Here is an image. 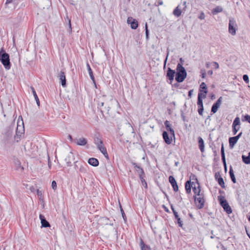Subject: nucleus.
Returning <instances> with one entry per match:
<instances>
[{"instance_id":"f257e3e1","label":"nucleus","mask_w":250,"mask_h":250,"mask_svg":"<svg viewBox=\"0 0 250 250\" xmlns=\"http://www.w3.org/2000/svg\"><path fill=\"white\" fill-rule=\"evenodd\" d=\"M14 126V123H12L4 129V132L2 133V142L6 147L12 146L15 143H19L21 140L22 135L24 133V126L21 116L19 117L16 134L14 136V140H13Z\"/></svg>"},{"instance_id":"f03ea898","label":"nucleus","mask_w":250,"mask_h":250,"mask_svg":"<svg viewBox=\"0 0 250 250\" xmlns=\"http://www.w3.org/2000/svg\"><path fill=\"white\" fill-rule=\"evenodd\" d=\"M187 77V72L183 64L178 63L176 68L175 80L178 83H181L184 81Z\"/></svg>"},{"instance_id":"7ed1b4c3","label":"nucleus","mask_w":250,"mask_h":250,"mask_svg":"<svg viewBox=\"0 0 250 250\" xmlns=\"http://www.w3.org/2000/svg\"><path fill=\"white\" fill-rule=\"evenodd\" d=\"M0 62L6 70H9L11 68L10 55L6 52L3 47L1 48L0 50Z\"/></svg>"},{"instance_id":"20e7f679","label":"nucleus","mask_w":250,"mask_h":250,"mask_svg":"<svg viewBox=\"0 0 250 250\" xmlns=\"http://www.w3.org/2000/svg\"><path fill=\"white\" fill-rule=\"evenodd\" d=\"M218 200L220 205L228 214H230L232 212V209L224 196L222 195L218 196Z\"/></svg>"},{"instance_id":"39448f33","label":"nucleus","mask_w":250,"mask_h":250,"mask_svg":"<svg viewBox=\"0 0 250 250\" xmlns=\"http://www.w3.org/2000/svg\"><path fill=\"white\" fill-rule=\"evenodd\" d=\"M202 195H203L198 196L199 197H197L196 196H193L197 208L200 209L204 208L205 203V194L203 191Z\"/></svg>"},{"instance_id":"423d86ee","label":"nucleus","mask_w":250,"mask_h":250,"mask_svg":"<svg viewBox=\"0 0 250 250\" xmlns=\"http://www.w3.org/2000/svg\"><path fill=\"white\" fill-rule=\"evenodd\" d=\"M166 77L170 81V83H171L176 77V71L169 67H167Z\"/></svg>"},{"instance_id":"0eeeda50","label":"nucleus","mask_w":250,"mask_h":250,"mask_svg":"<svg viewBox=\"0 0 250 250\" xmlns=\"http://www.w3.org/2000/svg\"><path fill=\"white\" fill-rule=\"evenodd\" d=\"M170 208L174 216V218L176 220L175 223H177L179 227L183 228V221L181 220L180 217H179L178 212L175 210V208L172 205H170Z\"/></svg>"},{"instance_id":"6e6552de","label":"nucleus","mask_w":250,"mask_h":250,"mask_svg":"<svg viewBox=\"0 0 250 250\" xmlns=\"http://www.w3.org/2000/svg\"><path fill=\"white\" fill-rule=\"evenodd\" d=\"M162 137L164 142L167 145H170L172 143L173 138L174 136H172L170 134L169 135L168 132L166 131H164L162 133Z\"/></svg>"},{"instance_id":"1a4fd4ad","label":"nucleus","mask_w":250,"mask_h":250,"mask_svg":"<svg viewBox=\"0 0 250 250\" xmlns=\"http://www.w3.org/2000/svg\"><path fill=\"white\" fill-rule=\"evenodd\" d=\"M58 77L60 80V83L61 84L63 87H66L67 86L66 79L65 74L64 71H61L58 74Z\"/></svg>"},{"instance_id":"9d476101","label":"nucleus","mask_w":250,"mask_h":250,"mask_svg":"<svg viewBox=\"0 0 250 250\" xmlns=\"http://www.w3.org/2000/svg\"><path fill=\"white\" fill-rule=\"evenodd\" d=\"M168 181L171 184L173 190L174 192H177L179 190V187L177 183L176 180H175L174 176L170 175L168 177Z\"/></svg>"},{"instance_id":"9b49d317","label":"nucleus","mask_w":250,"mask_h":250,"mask_svg":"<svg viewBox=\"0 0 250 250\" xmlns=\"http://www.w3.org/2000/svg\"><path fill=\"white\" fill-rule=\"evenodd\" d=\"M164 125L166 129V131L169 132V134L172 136H174V139L175 138V132L173 128L172 127V125L170 124V122L166 120L164 122Z\"/></svg>"},{"instance_id":"f8f14e48","label":"nucleus","mask_w":250,"mask_h":250,"mask_svg":"<svg viewBox=\"0 0 250 250\" xmlns=\"http://www.w3.org/2000/svg\"><path fill=\"white\" fill-rule=\"evenodd\" d=\"M222 99V97H220L216 101V102L215 103H214L213 104V105H212V107L211 108V112L212 114H214L217 111L218 108H219V107L221 104Z\"/></svg>"},{"instance_id":"ddd939ff","label":"nucleus","mask_w":250,"mask_h":250,"mask_svg":"<svg viewBox=\"0 0 250 250\" xmlns=\"http://www.w3.org/2000/svg\"><path fill=\"white\" fill-rule=\"evenodd\" d=\"M127 23L130 24L131 28L132 29H136L139 25L138 22L137 20L133 19L131 17L127 18Z\"/></svg>"},{"instance_id":"4468645a","label":"nucleus","mask_w":250,"mask_h":250,"mask_svg":"<svg viewBox=\"0 0 250 250\" xmlns=\"http://www.w3.org/2000/svg\"><path fill=\"white\" fill-rule=\"evenodd\" d=\"M215 179L217 181L218 184L222 188H225L224 180L221 177L219 172H217L215 173Z\"/></svg>"},{"instance_id":"2eb2a0df","label":"nucleus","mask_w":250,"mask_h":250,"mask_svg":"<svg viewBox=\"0 0 250 250\" xmlns=\"http://www.w3.org/2000/svg\"><path fill=\"white\" fill-rule=\"evenodd\" d=\"M194 185L195 182L194 181L191 182L190 180H188L186 182L185 186L186 192L187 194L191 193V188L192 189L193 186H194Z\"/></svg>"},{"instance_id":"dca6fc26","label":"nucleus","mask_w":250,"mask_h":250,"mask_svg":"<svg viewBox=\"0 0 250 250\" xmlns=\"http://www.w3.org/2000/svg\"><path fill=\"white\" fill-rule=\"evenodd\" d=\"M39 218L41 220V228H48L50 227V224L46 220L44 216L42 214H40L39 215Z\"/></svg>"},{"instance_id":"f3484780","label":"nucleus","mask_w":250,"mask_h":250,"mask_svg":"<svg viewBox=\"0 0 250 250\" xmlns=\"http://www.w3.org/2000/svg\"><path fill=\"white\" fill-rule=\"evenodd\" d=\"M74 143L78 146H84L87 144V140L83 137L75 139Z\"/></svg>"},{"instance_id":"a211bd4d","label":"nucleus","mask_w":250,"mask_h":250,"mask_svg":"<svg viewBox=\"0 0 250 250\" xmlns=\"http://www.w3.org/2000/svg\"><path fill=\"white\" fill-rule=\"evenodd\" d=\"M192 190L194 193V196H196V197H197V196L202 195V192H201V187L200 184H199V185H197V188L196 187L195 184L193 187L192 188Z\"/></svg>"},{"instance_id":"6ab92c4d","label":"nucleus","mask_w":250,"mask_h":250,"mask_svg":"<svg viewBox=\"0 0 250 250\" xmlns=\"http://www.w3.org/2000/svg\"><path fill=\"white\" fill-rule=\"evenodd\" d=\"M198 143L199 148L200 150L202 153L204 152L205 151V144L204 141L202 138L200 136L198 137Z\"/></svg>"},{"instance_id":"aec40b11","label":"nucleus","mask_w":250,"mask_h":250,"mask_svg":"<svg viewBox=\"0 0 250 250\" xmlns=\"http://www.w3.org/2000/svg\"><path fill=\"white\" fill-rule=\"evenodd\" d=\"M229 31L232 35H234V22L233 18L229 19Z\"/></svg>"},{"instance_id":"412c9836","label":"nucleus","mask_w":250,"mask_h":250,"mask_svg":"<svg viewBox=\"0 0 250 250\" xmlns=\"http://www.w3.org/2000/svg\"><path fill=\"white\" fill-rule=\"evenodd\" d=\"M88 163L90 165L95 167L98 166L99 165V160L95 158H90L88 160Z\"/></svg>"},{"instance_id":"4be33fe9","label":"nucleus","mask_w":250,"mask_h":250,"mask_svg":"<svg viewBox=\"0 0 250 250\" xmlns=\"http://www.w3.org/2000/svg\"><path fill=\"white\" fill-rule=\"evenodd\" d=\"M93 141L96 146L103 145L104 143L102 137L100 136H94Z\"/></svg>"},{"instance_id":"5701e85b","label":"nucleus","mask_w":250,"mask_h":250,"mask_svg":"<svg viewBox=\"0 0 250 250\" xmlns=\"http://www.w3.org/2000/svg\"><path fill=\"white\" fill-rule=\"evenodd\" d=\"M30 88H31V91H32V93L33 94V96L35 98V100L37 104L38 105V106H40V100H39L38 96L36 93L35 89L33 86H31Z\"/></svg>"},{"instance_id":"b1692460","label":"nucleus","mask_w":250,"mask_h":250,"mask_svg":"<svg viewBox=\"0 0 250 250\" xmlns=\"http://www.w3.org/2000/svg\"><path fill=\"white\" fill-rule=\"evenodd\" d=\"M87 169H88V166L86 164H84L83 165L81 164L79 166V170L82 173L84 174V173H86L87 171Z\"/></svg>"},{"instance_id":"393cba45","label":"nucleus","mask_w":250,"mask_h":250,"mask_svg":"<svg viewBox=\"0 0 250 250\" xmlns=\"http://www.w3.org/2000/svg\"><path fill=\"white\" fill-rule=\"evenodd\" d=\"M199 91L205 93V94L208 93V87L204 82H202L200 84Z\"/></svg>"},{"instance_id":"a878e982","label":"nucleus","mask_w":250,"mask_h":250,"mask_svg":"<svg viewBox=\"0 0 250 250\" xmlns=\"http://www.w3.org/2000/svg\"><path fill=\"white\" fill-rule=\"evenodd\" d=\"M223 8L221 6H217L215 8H213L211 10V13L212 15H215L217 14L218 13L223 11Z\"/></svg>"},{"instance_id":"bb28decb","label":"nucleus","mask_w":250,"mask_h":250,"mask_svg":"<svg viewBox=\"0 0 250 250\" xmlns=\"http://www.w3.org/2000/svg\"><path fill=\"white\" fill-rule=\"evenodd\" d=\"M179 5H178L173 10V14L177 17H179L182 14V10L181 9L179 8Z\"/></svg>"},{"instance_id":"cd10ccee","label":"nucleus","mask_w":250,"mask_h":250,"mask_svg":"<svg viewBox=\"0 0 250 250\" xmlns=\"http://www.w3.org/2000/svg\"><path fill=\"white\" fill-rule=\"evenodd\" d=\"M86 67H87V70L88 71L89 75V76L90 77V79H91V80H94V79H95V77L94 76L92 70L91 68V67H90V65H89V64L88 62H87V63H86Z\"/></svg>"},{"instance_id":"c85d7f7f","label":"nucleus","mask_w":250,"mask_h":250,"mask_svg":"<svg viewBox=\"0 0 250 250\" xmlns=\"http://www.w3.org/2000/svg\"><path fill=\"white\" fill-rule=\"evenodd\" d=\"M131 163L132 165L134 166V167L136 172L138 173V174H139L141 171V170H144L143 168L142 167H141L140 166L138 165L136 163L134 162L133 161H132Z\"/></svg>"},{"instance_id":"c756f323","label":"nucleus","mask_w":250,"mask_h":250,"mask_svg":"<svg viewBox=\"0 0 250 250\" xmlns=\"http://www.w3.org/2000/svg\"><path fill=\"white\" fill-rule=\"evenodd\" d=\"M242 160L246 164H250V152L248 153V156L242 155Z\"/></svg>"},{"instance_id":"7c9ffc66","label":"nucleus","mask_w":250,"mask_h":250,"mask_svg":"<svg viewBox=\"0 0 250 250\" xmlns=\"http://www.w3.org/2000/svg\"><path fill=\"white\" fill-rule=\"evenodd\" d=\"M66 21V26L68 27V31L69 33H71L72 32V26L71 23V20L68 18L67 17L66 19H65Z\"/></svg>"},{"instance_id":"2f4dec72","label":"nucleus","mask_w":250,"mask_h":250,"mask_svg":"<svg viewBox=\"0 0 250 250\" xmlns=\"http://www.w3.org/2000/svg\"><path fill=\"white\" fill-rule=\"evenodd\" d=\"M229 175L231 178V180L232 182L234 183V173L233 171V169L232 168V167L231 166H230L229 167Z\"/></svg>"},{"instance_id":"473e14b6","label":"nucleus","mask_w":250,"mask_h":250,"mask_svg":"<svg viewBox=\"0 0 250 250\" xmlns=\"http://www.w3.org/2000/svg\"><path fill=\"white\" fill-rule=\"evenodd\" d=\"M97 147L102 153L107 150L106 147L104 146V143L103 145H99L97 146Z\"/></svg>"},{"instance_id":"72a5a7b5","label":"nucleus","mask_w":250,"mask_h":250,"mask_svg":"<svg viewBox=\"0 0 250 250\" xmlns=\"http://www.w3.org/2000/svg\"><path fill=\"white\" fill-rule=\"evenodd\" d=\"M97 147L102 153L107 150L106 147L104 146V143L103 145H99L97 146Z\"/></svg>"},{"instance_id":"f704fd0d","label":"nucleus","mask_w":250,"mask_h":250,"mask_svg":"<svg viewBox=\"0 0 250 250\" xmlns=\"http://www.w3.org/2000/svg\"><path fill=\"white\" fill-rule=\"evenodd\" d=\"M221 155L222 161L225 162V160H226V159H225V150H224V147L223 144H222V145H221Z\"/></svg>"},{"instance_id":"c9c22d12","label":"nucleus","mask_w":250,"mask_h":250,"mask_svg":"<svg viewBox=\"0 0 250 250\" xmlns=\"http://www.w3.org/2000/svg\"><path fill=\"white\" fill-rule=\"evenodd\" d=\"M193 180V181H195V184H197V185H199V182L196 177V176L194 174H192L191 173L190 176V180Z\"/></svg>"},{"instance_id":"e433bc0d","label":"nucleus","mask_w":250,"mask_h":250,"mask_svg":"<svg viewBox=\"0 0 250 250\" xmlns=\"http://www.w3.org/2000/svg\"><path fill=\"white\" fill-rule=\"evenodd\" d=\"M100 219L102 221H103V222H104V223H105V225H109L111 226H113V223H108L107 222L109 220V218L107 217H102L100 218Z\"/></svg>"},{"instance_id":"4c0bfd02","label":"nucleus","mask_w":250,"mask_h":250,"mask_svg":"<svg viewBox=\"0 0 250 250\" xmlns=\"http://www.w3.org/2000/svg\"><path fill=\"white\" fill-rule=\"evenodd\" d=\"M120 210H121V213H122V217H123V218L125 221V222H126V221H127V218H126V216L125 214V213L124 212V210L121 205V204L120 203Z\"/></svg>"},{"instance_id":"58836bf2","label":"nucleus","mask_w":250,"mask_h":250,"mask_svg":"<svg viewBox=\"0 0 250 250\" xmlns=\"http://www.w3.org/2000/svg\"><path fill=\"white\" fill-rule=\"evenodd\" d=\"M234 136L231 137L229 138V147L230 148H232L233 146H234Z\"/></svg>"},{"instance_id":"ea45409f","label":"nucleus","mask_w":250,"mask_h":250,"mask_svg":"<svg viewBox=\"0 0 250 250\" xmlns=\"http://www.w3.org/2000/svg\"><path fill=\"white\" fill-rule=\"evenodd\" d=\"M14 163L15 165L17 166V168L21 167L22 170L23 169V167L21 166V163L19 160L18 159H15Z\"/></svg>"},{"instance_id":"a19ab883","label":"nucleus","mask_w":250,"mask_h":250,"mask_svg":"<svg viewBox=\"0 0 250 250\" xmlns=\"http://www.w3.org/2000/svg\"><path fill=\"white\" fill-rule=\"evenodd\" d=\"M37 194L38 196L39 197V199L40 201H43V197L42 195V193L41 190L39 189H37Z\"/></svg>"},{"instance_id":"79ce46f5","label":"nucleus","mask_w":250,"mask_h":250,"mask_svg":"<svg viewBox=\"0 0 250 250\" xmlns=\"http://www.w3.org/2000/svg\"><path fill=\"white\" fill-rule=\"evenodd\" d=\"M168 55H169V49H168V48H167V56H166V57L164 60V69H165L166 67V63H167V58H168Z\"/></svg>"},{"instance_id":"37998d69","label":"nucleus","mask_w":250,"mask_h":250,"mask_svg":"<svg viewBox=\"0 0 250 250\" xmlns=\"http://www.w3.org/2000/svg\"><path fill=\"white\" fill-rule=\"evenodd\" d=\"M206 95L207 94H205V93H204L203 92H200V91H199L197 97L200 98H200H202V99H205L206 98Z\"/></svg>"},{"instance_id":"c03bdc74","label":"nucleus","mask_w":250,"mask_h":250,"mask_svg":"<svg viewBox=\"0 0 250 250\" xmlns=\"http://www.w3.org/2000/svg\"><path fill=\"white\" fill-rule=\"evenodd\" d=\"M197 104L198 106H201L203 105V99L202 98L197 97Z\"/></svg>"},{"instance_id":"a18cd8bd","label":"nucleus","mask_w":250,"mask_h":250,"mask_svg":"<svg viewBox=\"0 0 250 250\" xmlns=\"http://www.w3.org/2000/svg\"><path fill=\"white\" fill-rule=\"evenodd\" d=\"M198 112L199 114L201 116L203 115V113L204 111V106H198Z\"/></svg>"},{"instance_id":"49530a36","label":"nucleus","mask_w":250,"mask_h":250,"mask_svg":"<svg viewBox=\"0 0 250 250\" xmlns=\"http://www.w3.org/2000/svg\"><path fill=\"white\" fill-rule=\"evenodd\" d=\"M12 2H13L15 4H18V2L16 1V0H6V2L5 3V6H7L8 4Z\"/></svg>"},{"instance_id":"de8ad7c7","label":"nucleus","mask_w":250,"mask_h":250,"mask_svg":"<svg viewBox=\"0 0 250 250\" xmlns=\"http://www.w3.org/2000/svg\"><path fill=\"white\" fill-rule=\"evenodd\" d=\"M139 178L141 179H143L145 177V173L144 170H141V171L138 174Z\"/></svg>"},{"instance_id":"09e8293b","label":"nucleus","mask_w":250,"mask_h":250,"mask_svg":"<svg viewBox=\"0 0 250 250\" xmlns=\"http://www.w3.org/2000/svg\"><path fill=\"white\" fill-rule=\"evenodd\" d=\"M180 112H181V118H182L183 121L185 122H188V120L186 119V117L184 115V111L182 110H181Z\"/></svg>"},{"instance_id":"8fccbe9b","label":"nucleus","mask_w":250,"mask_h":250,"mask_svg":"<svg viewBox=\"0 0 250 250\" xmlns=\"http://www.w3.org/2000/svg\"><path fill=\"white\" fill-rule=\"evenodd\" d=\"M51 187L54 190H56L57 188V183L55 181L53 180L51 183Z\"/></svg>"},{"instance_id":"3c124183","label":"nucleus","mask_w":250,"mask_h":250,"mask_svg":"<svg viewBox=\"0 0 250 250\" xmlns=\"http://www.w3.org/2000/svg\"><path fill=\"white\" fill-rule=\"evenodd\" d=\"M200 73H201V77L204 79L206 78V71L205 69H201V71H200Z\"/></svg>"},{"instance_id":"603ef678","label":"nucleus","mask_w":250,"mask_h":250,"mask_svg":"<svg viewBox=\"0 0 250 250\" xmlns=\"http://www.w3.org/2000/svg\"><path fill=\"white\" fill-rule=\"evenodd\" d=\"M104 102H100L98 104V108L101 110V112L103 113L104 111L102 110V107H103L104 105Z\"/></svg>"},{"instance_id":"864d4df0","label":"nucleus","mask_w":250,"mask_h":250,"mask_svg":"<svg viewBox=\"0 0 250 250\" xmlns=\"http://www.w3.org/2000/svg\"><path fill=\"white\" fill-rule=\"evenodd\" d=\"M243 79L246 83H249V76L247 75H244L243 76Z\"/></svg>"},{"instance_id":"5fc2aeb1","label":"nucleus","mask_w":250,"mask_h":250,"mask_svg":"<svg viewBox=\"0 0 250 250\" xmlns=\"http://www.w3.org/2000/svg\"><path fill=\"white\" fill-rule=\"evenodd\" d=\"M142 185L146 189H147V184L145 179H141Z\"/></svg>"},{"instance_id":"6e6d98bb","label":"nucleus","mask_w":250,"mask_h":250,"mask_svg":"<svg viewBox=\"0 0 250 250\" xmlns=\"http://www.w3.org/2000/svg\"><path fill=\"white\" fill-rule=\"evenodd\" d=\"M140 246L141 247V249L142 248H146V245L145 244L144 241L143 240V239L140 238Z\"/></svg>"},{"instance_id":"4d7b16f0","label":"nucleus","mask_w":250,"mask_h":250,"mask_svg":"<svg viewBox=\"0 0 250 250\" xmlns=\"http://www.w3.org/2000/svg\"><path fill=\"white\" fill-rule=\"evenodd\" d=\"M240 122V119L239 117H236L235 118V127L237 125H239ZM237 129L235 128V134L237 133Z\"/></svg>"},{"instance_id":"13d9d810","label":"nucleus","mask_w":250,"mask_h":250,"mask_svg":"<svg viewBox=\"0 0 250 250\" xmlns=\"http://www.w3.org/2000/svg\"><path fill=\"white\" fill-rule=\"evenodd\" d=\"M242 120L247 121L250 124V116L249 115H246L244 116V120L242 119Z\"/></svg>"},{"instance_id":"bf43d9fd","label":"nucleus","mask_w":250,"mask_h":250,"mask_svg":"<svg viewBox=\"0 0 250 250\" xmlns=\"http://www.w3.org/2000/svg\"><path fill=\"white\" fill-rule=\"evenodd\" d=\"M205 15L204 12H202L200 13V15L199 16L198 18L200 20H203L205 19Z\"/></svg>"},{"instance_id":"052dcab7","label":"nucleus","mask_w":250,"mask_h":250,"mask_svg":"<svg viewBox=\"0 0 250 250\" xmlns=\"http://www.w3.org/2000/svg\"><path fill=\"white\" fill-rule=\"evenodd\" d=\"M145 33H146V35H149V30L148 29V26H147V23H146V24H145Z\"/></svg>"},{"instance_id":"680f3d73","label":"nucleus","mask_w":250,"mask_h":250,"mask_svg":"<svg viewBox=\"0 0 250 250\" xmlns=\"http://www.w3.org/2000/svg\"><path fill=\"white\" fill-rule=\"evenodd\" d=\"M162 208L166 212L170 213L169 210L165 205H162Z\"/></svg>"},{"instance_id":"e2e57ef3","label":"nucleus","mask_w":250,"mask_h":250,"mask_svg":"<svg viewBox=\"0 0 250 250\" xmlns=\"http://www.w3.org/2000/svg\"><path fill=\"white\" fill-rule=\"evenodd\" d=\"M176 199H177L178 201H179V202L180 203H181V202L182 201V200H183L182 197V196H181V195H180V194H179V195H177V196H176Z\"/></svg>"},{"instance_id":"0e129e2a","label":"nucleus","mask_w":250,"mask_h":250,"mask_svg":"<svg viewBox=\"0 0 250 250\" xmlns=\"http://www.w3.org/2000/svg\"><path fill=\"white\" fill-rule=\"evenodd\" d=\"M48 166L49 169L51 168V162L50 159V157L48 156Z\"/></svg>"},{"instance_id":"69168bd1","label":"nucleus","mask_w":250,"mask_h":250,"mask_svg":"<svg viewBox=\"0 0 250 250\" xmlns=\"http://www.w3.org/2000/svg\"><path fill=\"white\" fill-rule=\"evenodd\" d=\"M242 134V133L240 132L237 136H235V144L237 142L239 138L241 137Z\"/></svg>"},{"instance_id":"338daca9","label":"nucleus","mask_w":250,"mask_h":250,"mask_svg":"<svg viewBox=\"0 0 250 250\" xmlns=\"http://www.w3.org/2000/svg\"><path fill=\"white\" fill-rule=\"evenodd\" d=\"M103 154L104 156V157L106 158L107 160H109V156L107 153V150L104 152L103 153Z\"/></svg>"},{"instance_id":"774afa93","label":"nucleus","mask_w":250,"mask_h":250,"mask_svg":"<svg viewBox=\"0 0 250 250\" xmlns=\"http://www.w3.org/2000/svg\"><path fill=\"white\" fill-rule=\"evenodd\" d=\"M68 139L74 143L75 139H73L72 135L69 134L68 136Z\"/></svg>"}]
</instances>
